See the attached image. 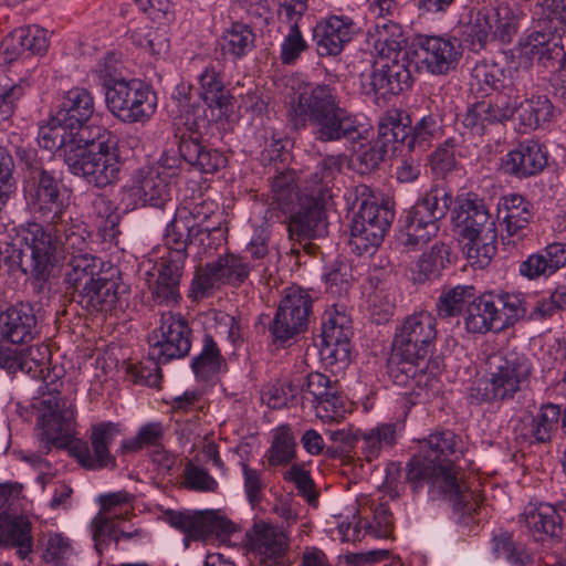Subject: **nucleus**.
I'll use <instances>...</instances> for the list:
<instances>
[{"mask_svg": "<svg viewBox=\"0 0 566 566\" xmlns=\"http://www.w3.org/2000/svg\"><path fill=\"white\" fill-rule=\"evenodd\" d=\"M437 319L427 311L408 315L396 328L388 373L401 387L432 388L437 377L428 371V356L434 348Z\"/></svg>", "mask_w": 566, "mask_h": 566, "instance_id": "f257e3e1", "label": "nucleus"}, {"mask_svg": "<svg viewBox=\"0 0 566 566\" xmlns=\"http://www.w3.org/2000/svg\"><path fill=\"white\" fill-rule=\"evenodd\" d=\"M289 116L295 127L310 123L319 142L354 140L366 133L364 124L340 106L336 88L327 84H300L290 102Z\"/></svg>", "mask_w": 566, "mask_h": 566, "instance_id": "f03ea898", "label": "nucleus"}, {"mask_svg": "<svg viewBox=\"0 0 566 566\" xmlns=\"http://www.w3.org/2000/svg\"><path fill=\"white\" fill-rule=\"evenodd\" d=\"M464 454L462 439L450 430L431 433L420 441L418 453L406 465V479L415 485L430 484L444 497L462 504L464 502V482L457 467Z\"/></svg>", "mask_w": 566, "mask_h": 566, "instance_id": "7ed1b4c3", "label": "nucleus"}, {"mask_svg": "<svg viewBox=\"0 0 566 566\" xmlns=\"http://www.w3.org/2000/svg\"><path fill=\"white\" fill-rule=\"evenodd\" d=\"M46 226L30 223L22 234L19 253L20 266L24 273L43 276L66 251L83 252L88 247L87 232L82 222L46 221Z\"/></svg>", "mask_w": 566, "mask_h": 566, "instance_id": "20e7f679", "label": "nucleus"}, {"mask_svg": "<svg viewBox=\"0 0 566 566\" xmlns=\"http://www.w3.org/2000/svg\"><path fill=\"white\" fill-rule=\"evenodd\" d=\"M124 164L117 139L106 129L93 139L85 136L78 148L69 150L66 156L70 171L98 189L117 184Z\"/></svg>", "mask_w": 566, "mask_h": 566, "instance_id": "39448f33", "label": "nucleus"}, {"mask_svg": "<svg viewBox=\"0 0 566 566\" xmlns=\"http://www.w3.org/2000/svg\"><path fill=\"white\" fill-rule=\"evenodd\" d=\"M343 163L342 156H326L317 164L310 179L305 180L304 191L315 203L291 218L287 227L291 239H311L326 233L325 212L319 203L332 197L331 190L336 176L342 170Z\"/></svg>", "mask_w": 566, "mask_h": 566, "instance_id": "423d86ee", "label": "nucleus"}, {"mask_svg": "<svg viewBox=\"0 0 566 566\" xmlns=\"http://www.w3.org/2000/svg\"><path fill=\"white\" fill-rule=\"evenodd\" d=\"M526 314L524 296L516 292H486L473 298L464 321L470 333L501 332Z\"/></svg>", "mask_w": 566, "mask_h": 566, "instance_id": "0eeeda50", "label": "nucleus"}, {"mask_svg": "<svg viewBox=\"0 0 566 566\" xmlns=\"http://www.w3.org/2000/svg\"><path fill=\"white\" fill-rule=\"evenodd\" d=\"M532 373L530 360L510 352L495 353L486 360L485 379L482 381V398L486 401L506 400L522 389Z\"/></svg>", "mask_w": 566, "mask_h": 566, "instance_id": "6e6552de", "label": "nucleus"}, {"mask_svg": "<svg viewBox=\"0 0 566 566\" xmlns=\"http://www.w3.org/2000/svg\"><path fill=\"white\" fill-rule=\"evenodd\" d=\"M108 111L120 122L128 124L148 122L157 111L158 98L145 82L122 78L105 92Z\"/></svg>", "mask_w": 566, "mask_h": 566, "instance_id": "1a4fd4ad", "label": "nucleus"}, {"mask_svg": "<svg viewBox=\"0 0 566 566\" xmlns=\"http://www.w3.org/2000/svg\"><path fill=\"white\" fill-rule=\"evenodd\" d=\"M76 408L73 401L49 397L40 402L38 437L41 449L49 453L53 448L64 449L74 443Z\"/></svg>", "mask_w": 566, "mask_h": 566, "instance_id": "9d476101", "label": "nucleus"}, {"mask_svg": "<svg viewBox=\"0 0 566 566\" xmlns=\"http://www.w3.org/2000/svg\"><path fill=\"white\" fill-rule=\"evenodd\" d=\"M520 19V13L506 3L475 7L469 15V34L481 45L489 41L507 44L517 33Z\"/></svg>", "mask_w": 566, "mask_h": 566, "instance_id": "9b49d317", "label": "nucleus"}, {"mask_svg": "<svg viewBox=\"0 0 566 566\" xmlns=\"http://www.w3.org/2000/svg\"><path fill=\"white\" fill-rule=\"evenodd\" d=\"M254 265L247 258L232 252L218 255L196 274L191 289L196 296L203 297L224 285L239 287L247 282Z\"/></svg>", "mask_w": 566, "mask_h": 566, "instance_id": "f8f14e48", "label": "nucleus"}, {"mask_svg": "<svg viewBox=\"0 0 566 566\" xmlns=\"http://www.w3.org/2000/svg\"><path fill=\"white\" fill-rule=\"evenodd\" d=\"M191 329L180 314L164 312L159 326L149 336V356L158 363L186 357L191 348Z\"/></svg>", "mask_w": 566, "mask_h": 566, "instance_id": "ddd939ff", "label": "nucleus"}, {"mask_svg": "<svg viewBox=\"0 0 566 566\" xmlns=\"http://www.w3.org/2000/svg\"><path fill=\"white\" fill-rule=\"evenodd\" d=\"M312 311V297L303 289L291 286L284 290L277 311L270 325L273 342L284 346L307 326Z\"/></svg>", "mask_w": 566, "mask_h": 566, "instance_id": "4468645a", "label": "nucleus"}, {"mask_svg": "<svg viewBox=\"0 0 566 566\" xmlns=\"http://www.w3.org/2000/svg\"><path fill=\"white\" fill-rule=\"evenodd\" d=\"M416 65L432 75H447L455 70L462 49L457 39L420 34L412 41Z\"/></svg>", "mask_w": 566, "mask_h": 566, "instance_id": "2eb2a0df", "label": "nucleus"}, {"mask_svg": "<svg viewBox=\"0 0 566 566\" xmlns=\"http://www.w3.org/2000/svg\"><path fill=\"white\" fill-rule=\"evenodd\" d=\"M366 133L363 137L349 139L353 143L355 160L361 174H367L377 168L385 159L390 147L401 142L407 136L406 129L392 117L379 122L378 134L374 139L368 140V128L364 124Z\"/></svg>", "mask_w": 566, "mask_h": 566, "instance_id": "dca6fc26", "label": "nucleus"}, {"mask_svg": "<svg viewBox=\"0 0 566 566\" xmlns=\"http://www.w3.org/2000/svg\"><path fill=\"white\" fill-rule=\"evenodd\" d=\"M119 434L118 423L104 421L93 424L90 434L91 446L83 441H75L71 447L72 455L83 468L88 470L113 468L116 464V459L112 455L109 447Z\"/></svg>", "mask_w": 566, "mask_h": 566, "instance_id": "f3484780", "label": "nucleus"}, {"mask_svg": "<svg viewBox=\"0 0 566 566\" xmlns=\"http://www.w3.org/2000/svg\"><path fill=\"white\" fill-rule=\"evenodd\" d=\"M360 90L366 95L386 98L411 85V72L405 62L376 60L368 72L359 75Z\"/></svg>", "mask_w": 566, "mask_h": 566, "instance_id": "a211bd4d", "label": "nucleus"}, {"mask_svg": "<svg viewBox=\"0 0 566 566\" xmlns=\"http://www.w3.org/2000/svg\"><path fill=\"white\" fill-rule=\"evenodd\" d=\"M24 187L29 208L43 221H67L56 179L48 171L41 170Z\"/></svg>", "mask_w": 566, "mask_h": 566, "instance_id": "6ab92c4d", "label": "nucleus"}, {"mask_svg": "<svg viewBox=\"0 0 566 566\" xmlns=\"http://www.w3.org/2000/svg\"><path fill=\"white\" fill-rule=\"evenodd\" d=\"M171 188L159 172L149 167H142L134 171L129 181L122 188L124 199L134 207L151 206L163 208L171 200Z\"/></svg>", "mask_w": 566, "mask_h": 566, "instance_id": "aec40b11", "label": "nucleus"}, {"mask_svg": "<svg viewBox=\"0 0 566 566\" xmlns=\"http://www.w3.org/2000/svg\"><path fill=\"white\" fill-rule=\"evenodd\" d=\"M169 524L185 534L186 541H207L213 534H230L234 527L231 521L213 511L206 512H166Z\"/></svg>", "mask_w": 566, "mask_h": 566, "instance_id": "412c9836", "label": "nucleus"}, {"mask_svg": "<svg viewBox=\"0 0 566 566\" xmlns=\"http://www.w3.org/2000/svg\"><path fill=\"white\" fill-rule=\"evenodd\" d=\"M247 545L260 566H279L289 549L290 541L282 528L258 522L247 533Z\"/></svg>", "mask_w": 566, "mask_h": 566, "instance_id": "4be33fe9", "label": "nucleus"}, {"mask_svg": "<svg viewBox=\"0 0 566 566\" xmlns=\"http://www.w3.org/2000/svg\"><path fill=\"white\" fill-rule=\"evenodd\" d=\"M549 151L538 139L528 138L518 143L502 158V169L517 179L539 175L547 166Z\"/></svg>", "mask_w": 566, "mask_h": 566, "instance_id": "5701e85b", "label": "nucleus"}, {"mask_svg": "<svg viewBox=\"0 0 566 566\" xmlns=\"http://www.w3.org/2000/svg\"><path fill=\"white\" fill-rule=\"evenodd\" d=\"M357 32L355 21L345 14H331L321 19L313 31L318 55H338Z\"/></svg>", "mask_w": 566, "mask_h": 566, "instance_id": "b1692460", "label": "nucleus"}, {"mask_svg": "<svg viewBox=\"0 0 566 566\" xmlns=\"http://www.w3.org/2000/svg\"><path fill=\"white\" fill-rule=\"evenodd\" d=\"M366 44L376 60L407 63V52L403 49L407 38L401 25L391 20L377 21L367 32Z\"/></svg>", "mask_w": 566, "mask_h": 566, "instance_id": "393cba45", "label": "nucleus"}, {"mask_svg": "<svg viewBox=\"0 0 566 566\" xmlns=\"http://www.w3.org/2000/svg\"><path fill=\"white\" fill-rule=\"evenodd\" d=\"M124 293L125 290L115 281L97 276V280L77 294V303L91 313L118 316L128 304Z\"/></svg>", "mask_w": 566, "mask_h": 566, "instance_id": "a878e982", "label": "nucleus"}, {"mask_svg": "<svg viewBox=\"0 0 566 566\" xmlns=\"http://www.w3.org/2000/svg\"><path fill=\"white\" fill-rule=\"evenodd\" d=\"M514 109L513 98L505 93H499L469 106L461 122L473 134L481 135L489 125L510 119Z\"/></svg>", "mask_w": 566, "mask_h": 566, "instance_id": "bb28decb", "label": "nucleus"}, {"mask_svg": "<svg viewBox=\"0 0 566 566\" xmlns=\"http://www.w3.org/2000/svg\"><path fill=\"white\" fill-rule=\"evenodd\" d=\"M186 128H178L180 132L179 153L180 156L191 166L197 167L205 174H213L223 168L227 164L226 157L216 149L206 148L199 140L196 123H185Z\"/></svg>", "mask_w": 566, "mask_h": 566, "instance_id": "cd10ccee", "label": "nucleus"}, {"mask_svg": "<svg viewBox=\"0 0 566 566\" xmlns=\"http://www.w3.org/2000/svg\"><path fill=\"white\" fill-rule=\"evenodd\" d=\"M94 113V97L85 88L74 87L67 91L55 112V122L73 132H81L86 136L88 122Z\"/></svg>", "mask_w": 566, "mask_h": 566, "instance_id": "c85d7f7f", "label": "nucleus"}, {"mask_svg": "<svg viewBox=\"0 0 566 566\" xmlns=\"http://www.w3.org/2000/svg\"><path fill=\"white\" fill-rule=\"evenodd\" d=\"M520 522L535 541H544L560 533L563 517L555 505L546 502H530L524 506Z\"/></svg>", "mask_w": 566, "mask_h": 566, "instance_id": "c756f323", "label": "nucleus"}, {"mask_svg": "<svg viewBox=\"0 0 566 566\" xmlns=\"http://www.w3.org/2000/svg\"><path fill=\"white\" fill-rule=\"evenodd\" d=\"M200 234V226L192 218L186 216V211H177L175 218L167 224L164 242L168 249L166 259L177 264H185L187 247L192 238Z\"/></svg>", "mask_w": 566, "mask_h": 566, "instance_id": "7c9ffc66", "label": "nucleus"}, {"mask_svg": "<svg viewBox=\"0 0 566 566\" xmlns=\"http://www.w3.org/2000/svg\"><path fill=\"white\" fill-rule=\"evenodd\" d=\"M499 214H503L506 237L513 241L522 240L526 235L534 216L532 203L518 193H510L501 199Z\"/></svg>", "mask_w": 566, "mask_h": 566, "instance_id": "2f4dec72", "label": "nucleus"}, {"mask_svg": "<svg viewBox=\"0 0 566 566\" xmlns=\"http://www.w3.org/2000/svg\"><path fill=\"white\" fill-rule=\"evenodd\" d=\"M459 224L462 227L461 237L496 234L495 222L492 219L485 203L478 197H468L459 207Z\"/></svg>", "mask_w": 566, "mask_h": 566, "instance_id": "473e14b6", "label": "nucleus"}, {"mask_svg": "<svg viewBox=\"0 0 566 566\" xmlns=\"http://www.w3.org/2000/svg\"><path fill=\"white\" fill-rule=\"evenodd\" d=\"M3 332L13 344L32 340L38 331V319L33 307L28 303L17 304L1 316Z\"/></svg>", "mask_w": 566, "mask_h": 566, "instance_id": "72a5a7b5", "label": "nucleus"}, {"mask_svg": "<svg viewBox=\"0 0 566 566\" xmlns=\"http://www.w3.org/2000/svg\"><path fill=\"white\" fill-rule=\"evenodd\" d=\"M164 436L165 429L161 422L154 421L144 423L139 427L134 437L124 439L120 442V451L123 454H130L137 453L144 448H156L153 454L154 461L169 468L172 463L171 455L163 449L159 450Z\"/></svg>", "mask_w": 566, "mask_h": 566, "instance_id": "f704fd0d", "label": "nucleus"}, {"mask_svg": "<svg viewBox=\"0 0 566 566\" xmlns=\"http://www.w3.org/2000/svg\"><path fill=\"white\" fill-rule=\"evenodd\" d=\"M402 222L403 245L413 250L428 243L440 230V221L415 205L406 211Z\"/></svg>", "mask_w": 566, "mask_h": 566, "instance_id": "c9c22d12", "label": "nucleus"}, {"mask_svg": "<svg viewBox=\"0 0 566 566\" xmlns=\"http://www.w3.org/2000/svg\"><path fill=\"white\" fill-rule=\"evenodd\" d=\"M403 426L400 423L384 422L359 431L357 439L361 442L360 451L366 461L371 462L380 454L394 448Z\"/></svg>", "mask_w": 566, "mask_h": 566, "instance_id": "e433bc0d", "label": "nucleus"}, {"mask_svg": "<svg viewBox=\"0 0 566 566\" xmlns=\"http://www.w3.org/2000/svg\"><path fill=\"white\" fill-rule=\"evenodd\" d=\"M184 264L163 259L157 279L149 284L154 300L160 305H175L180 300L179 283Z\"/></svg>", "mask_w": 566, "mask_h": 566, "instance_id": "4c0bfd02", "label": "nucleus"}, {"mask_svg": "<svg viewBox=\"0 0 566 566\" xmlns=\"http://www.w3.org/2000/svg\"><path fill=\"white\" fill-rule=\"evenodd\" d=\"M513 105L515 106L514 114L516 113L520 129L523 133L535 130L548 123L554 113V106L545 95H531L522 101L518 106L513 101Z\"/></svg>", "mask_w": 566, "mask_h": 566, "instance_id": "58836bf2", "label": "nucleus"}, {"mask_svg": "<svg viewBox=\"0 0 566 566\" xmlns=\"http://www.w3.org/2000/svg\"><path fill=\"white\" fill-rule=\"evenodd\" d=\"M256 34L252 27L233 22L227 28L219 41L221 54L231 61L247 56L255 48Z\"/></svg>", "mask_w": 566, "mask_h": 566, "instance_id": "ea45409f", "label": "nucleus"}, {"mask_svg": "<svg viewBox=\"0 0 566 566\" xmlns=\"http://www.w3.org/2000/svg\"><path fill=\"white\" fill-rule=\"evenodd\" d=\"M0 545L17 547L19 557L25 559L33 549L31 523L28 518L0 514Z\"/></svg>", "mask_w": 566, "mask_h": 566, "instance_id": "a19ab883", "label": "nucleus"}, {"mask_svg": "<svg viewBox=\"0 0 566 566\" xmlns=\"http://www.w3.org/2000/svg\"><path fill=\"white\" fill-rule=\"evenodd\" d=\"M509 77L504 67L492 61L478 62L471 72L470 90L476 96L501 93L507 86Z\"/></svg>", "mask_w": 566, "mask_h": 566, "instance_id": "79ce46f5", "label": "nucleus"}, {"mask_svg": "<svg viewBox=\"0 0 566 566\" xmlns=\"http://www.w3.org/2000/svg\"><path fill=\"white\" fill-rule=\"evenodd\" d=\"M196 379L203 382L216 381L227 370L226 359L210 335H205L202 349L191 361Z\"/></svg>", "mask_w": 566, "mask_h": 566, "instance_id": "37998d69", "label": "nucleus"}, {"mask_svg": "<svg viewBox=\"0 0 566 566\" xmlns=\"http://www.w3.org/2000/svg\"><path fill=\"white\" fill-rule=\"evenodd\" d=\"M85 140L81 132H73L69 127L55 122V114L51 117L48 125L40 127L38 142L39 145L48 150L63 149L64 161L69 150H75L80 144Z\"/></svg>", "mask_w": 566, "mask_h": 566, "instance_id": "c03bdc74", "label": "nucleus"}, {"mask_svg": "<svg viewBox=\"0 0 566 566\" xmlns=\"http://www.w3.org/2000/svg\"><path fill=\"white\" fill-rule=\"evenodd\" d=\"M87 250L88 248L83 252L66 251L65 253L72 255L70 271L66 273L65 281L76 294L97 280V276H101L97 272L96 259Z\"/></svg>", "mask_w": 566, "mask_h": 566, "instance_id": "a18cd8bd", "label": "nucleus"}, {"mask_svg": "<svg viewBox=\"0 0 566 566\" xmlns=\"http://www.w3.org/2000/svg\"><path fill=\"white\" fill-rule=\"evenodd\" d=\"M41 557L46 564L66 566L75 556L72 541L63 533L49 532L40 539Z\"/></svg>", "mask_w": 566, "mask_h": 566, "instance_id": "49530a36", "label": "nucleus"}, {"mask_svg": "<svg viewBox=\"0 0 566 566\" xmlns=\"http://www.w3.org/2000/svg\"><path fill=\"white\" fill-rule=\"evenodd\" d=\"M295 439L287 424L272 430V441L264 458L269 467H284L295 458Z\"/></svg>", "mask_w": 566, "mask_h": 566, "instance_id": "de8ad7c7", "label": "nucleus"}, {"mask_svg": "<svg viewBox=\"0 0 566 566\" xmlns=\"http://www.w3.org/2000/svg\"><path fill=\"white\" fill-rule=\"evenodd\" d=\"M200 96L211 108L224 109L229 105V96L220 73L212 65L203 69L199 75Z\"/></svg>", "mask_w": 566, "mask_h": 566, "instance_id": "09e8293b", "label": "nucleus"}, {"mask_svg": "<svg viewBox=\"0 0 566 566\" xmlns=\"http://www.w3.org/2000/svg\"><path fill=\"white\" fill-rule=\"evenodd\" d=\"M536 28L521 41L522 51L532 60H548L557 48V43L553 42L555 30L537 24Z\"/></svg>", "mask_w": 566, "mask_h": 566, "instance_id": "8fccbe9b", "label": "nucleus"}, {"mask_svg": "<svg viewBox=\"0 0 566 566\" xmlns=\"http://www.w3.org/2000/svg\"><path fill=\"white\" fill-rule=\"evenodd\" d=\"M485 234L462 238V250L472 266L483 269L488 266L496 251V234Z\"/></svg>", "mask_w": 566, "mask_h": 566, "instance_id": "3c124183", "label": "nucleus"}, {"mask_svg": "<svg viewBox=\"0 0 566 566\" xmlns=\"http://www.w3.org/2000/svg\"><path fill=\"white\" fill-rule=\"evenodd\" d=\"M560 418V408L554 403H547L539 408L533 417L530 431L526 434L536 442H547L557 430Z\"/></svg>", "mask_w": 566, "mask_h": 566, "instance_id": "603ef678", "label": "nucleus"}, {"mask_svg": "<svg viewBox=\"0 0 566 566\" xmlns=\"http://www.w3.org/2000/svg\"><path fill=\"white\" fill-rule=\"evenodd\" d=\"M387 231L379 227L367 226L354 219L350 227L349 245L358 255L374 252L382 242Z\"/></svg>", "mask_w": 566, "mask_h": 566, "instance_id": "864d4df0", "label": "nucleus"}, {"mask_svg": "<svg viewBox=\"0 0 566 566\" xmlns=\"http://www.w3.org/2000/svg\"><path fill=\"white\" fill-rule=\"evenodd\" d=\"M449 261V248L443 243H436L428 252L422 253L418 260L413 279L418 282H424L431 277L439 275Z\"/></svg>", "mask_w": 566, "mask_h": 566, "instance_id": "5fc2aeb1", "label": "nucleus"}, {"mask_svg": "<svg viewBox=\"0 0 566 566\" xmlns=\"http://www.w3.org/2000/svg\"><path fill=\"white\" fill-rule=\"evenodd\" d=\"M285 19L289 21V27L280 45V59L283 64L291 65L308 49V44L298 27L302 17H285Z\"/></svg>", "mask_w": 566, "mask_h": 566, "instance_id": "6e6d98bb", "label": "nucleus"}, {"mask_svg": "<svg viewBox=\"0 0 566 566\" xmlns=\"http://www.w3.org/2000/svg\"><path fill=\"white\" fill-rule=\"evenodd\" d=\"M475 289L473 285H457L443 292L437 302V310L442 317H452L474 298Z\"/></svg>", "mask_w": 566, "mask_h": 566, "instance_id": "4d7b16f0", "label": "nucleus"}, {"mask_svg": "<svg viewBox=\"0 0 566 566\" xmlns=\"http://www.w3.org/2000/svg\"><path fill=\"white\" fill-rule=\"evenodd\" d=\"M452 205V192L441 185H432L415 203L438 221L443 219Z\"/></svg>", "mask_w": 566, "mask_h": 566, "instance_id": "13d9d810", "label": "nucleus"}, {"mask_svg": "<svg viewBox=\"0 0 566 566\" xmlns=\"http://www.w3.org/2000/svg\"><path fill=\"white\" fill-rule=\"evenodd\" d=\"M533 20L555 31L566 27V0H543L534 7Z\"/></svg>", "mask_w": 566, "mask_h": 566, "instance_id": "bf43d9fd", "label": "nucleus"}, {"mask_svg": "<svg viewBox=\"0 0 566 566\" xmlns=\"http://www.w3.org/2000/svg\"><path fill=\"white\" fill-rule=\"evenodd\" d=\"M352 336L350 317L336 307L328 308L323 316L322 337L350 343Z\"/></svg>", "mask_w": 566, "mask_h": 566, "instance_id": "052dcab7", "label": "nucleus"}, {"mask_svg": "<svg viewBox=\"0 0 566 566\" xmlns=\"http://www.w3.org/2000/svg\"><path fill=\"white\" fill-rule=\"evenodd\" d=\"M120 521L125 520L103 511H98L92 520L91 532L95 543V548L99 553H102L111 542H115Z\"/></svg>", "mask_w": 566, "mask_h": 566, "instance_id": "680f3d73", "label": "nucleus"}, {"mask_svg": "<svg viewBox=\"0 0 566 566\" xmlns=\"http://www.w3.org/2000/svg\"><path fill=\"white\" fill-rule=\"evenodd\" d=\"M51 363V350L46 344L23 348V373L33 379H45Z\"/></svg>", "mask_w": 566, "mask_h": 566, "instance_id": "e2e57ef3", "label": "nucleus"}, {"mask_svg": "<svg viewBox=\"0 0 566 566\" xmlns=\"http://www.w3.org/2000/svg\"><path fill=\"white\" fill-rule=\"evenodd\" d=\"M455 140L448 138L429 157V166L437 178H447L458 168L455 159Z\"/></svg>", "mask_w": 566, "mask_h": 566, "instance_id": "0e129e2a", "label": "nucleus"}, {"mask_svg": "<svg viewBox=\"0 0 566 566\" xmlns=\"http://www.w3.org/2000/svg\"><path fill=\"white\" fill-rule=\"evenodd\" d=\"M394 211L384 205H379L375 200H363L359 210L354 219L367 226L379 227L381 230L388 231L392 220Z\"/></svg>", "mask_w": 566, "mask_h": 566, "instance_id": "69168bd1", "label": "nucleus"}, {"mask_svg": "<svg viewBox=\"0 0 566 566\" xmlns=\"http://www.w3.org/2000/svg\"><path fill=\"white\" fill-rule=\"evenodd\" d=\"M336 387L337 381H333L328 376L316 371L306 377L302 386H298V390L303 400H307L315 406Z\"/></svg>", "mask_w": 566, "mask_h": 566, "instance_id": "338daca9", "label": "nucleus"}, {"mask_svg": "<svg viewBox=\"0 0 566 566\" xmlns=\"http://www.w3.org/2000/svg\"><path fill=\"white\" fill-rule=\"evenodd\" d=\"M494 552L499 558L505 559L511 566H532V558L525 548L515 544L509 536L494 539Z\"/></svg>", "mask_w": 566, "mask_h": 566, "instance_id": "774afa93", "label": "nucleus"}]
</instances>
